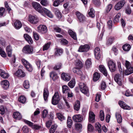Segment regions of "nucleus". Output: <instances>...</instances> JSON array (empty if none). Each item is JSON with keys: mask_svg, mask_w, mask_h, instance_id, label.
<instances>
[{"mask_svg": "<svg viewBox=\"0 0 133 133\" xmlns=\"http://www.w3.org/2000/svg\"><path fill=\"white\" fill-rule=\"evenodd\" d=\"M15 75L18 77H23L25 76V74L24 72L21 69L18 70L15 73Z\"/></svg>", "mask_w": 133, "mask_h": 133, "instance_id": "412c9836", "label": "nucleus"}, {"mask_svg": "<svg viewBox=\"0 0 133 133\" xmlns=\"http://www.w3.org/2000/svg\"><path fill=\"white\" fill-rule=\"evenodd\" d=\"M56 115L58 119L61 121H62L65 119V117L59 113H57Z\"/></svg>", "mask_w": 133, "mask_h": 133, "instance_id": "de8ad7c7", "label": "nucleus"}, {"mask_svg": "<svg viewBox=\"0 0 133 133\" xmlns=\"http://www.w3.org/2000/svg\"><path fill=\"white\" fill-rule=\"evenodd\" d=\"M50 76L54 81L56 80L58 78L57 74L54 72H52L50 73Z\"/></svg>", "mask_w": 133, "mask_h": 133, "instance_id": "cd10ccee", "label": "nucleus"}, {"mask_svg": "<svg viewBox=\"0 0 133 133\" xmlns=\"http://www.w3.org/2000/svg\"><path fill=\"white\" fill-rule=\"evenodd\" d=\"M28 21L31 23L35 24L39 21V19L36 16H32L31 14L29 15Z\"/></svg>", "mask_w": 133, "mask_h": 133, "instance_id": "7ed1b4c3", "label": "nucleus"}, {"mask_svg": "<svg viewBox=\"0 0 133 133\" xmlns=\"http://www.w3.org/2000/svg\"><path fill=\"white\" fill-rule=\"evenodd\" d=\"M62 91L63 93H67L70 91V89L66 85H64L62 87Z\"/></svg>", "mask_w": 133, "mask_h": 133, "instance_id": "79ce46f5", "label": "nucleus"}, {"mask_svg": "<svg viewBox=\"0 0 133 133\" xmlns=\"http://www.w3.org/2000/svg\"><path fill=\"white\" fill-rule=\"evenodd\" d=\"M112 5L111 4H110L108 5L107 6L106 9V11L107 13H108L112 9Z\"/></svg>", "mask_w": 133, "mask_h": 133, "instance_id": "69168bd1", "label": "nucleus"}, {"mask_svg": "<svg viewBox=\"0 0 133 133\" xmlns=\"http://www.w3.org/2000/svg\"><path fill=\"white\" fill-rule=\"evenodd\" d=\"M67 126L70 128H71L72 124V121L70 117H68L67 120Z\"/></svg>", "mask_w": 133, "mask_h": 133, "instance_id": "c9c22d12", "label": "nucleus"}, {"mask_svg": "<svg viewBox=\"0 0 133 133\" xmlns=\"http://www.w3.org/2000/svg\"><path fill=\"white\" fill-rule=\"evenodd\" d=\"M125 95L127 96H132V94L130 91L127 90L125 92Z\"/></svg>", "mask_w": 133, "mask_h": 133, "instance_id": "774afa93", "label": "nucleus"}, {"mask_svg": "<svg viewBox=\"0 0 133 133\" xmlns=\"http://www.w3.org/2000/svg\"><path fill=\"white\" fill-rule=\"evenodd\" d=\"M118 103L120 106L122 108L126 110H130V107L123 101H119V102Z\"/></svg>", "mask_w": 133, "mask_h": 133, "instance_id": "2eb2a0df", "label": "nucleus"}, {"mask_svg": "<svg viewBox=\"0 0 133 133\" xmlns=\"http://www.w3.org/2000/svg\"><path fill=\"white\" fill-rule=\"evenodd\" d=\"M95 125L96 129L99 132H101V125L99 123L97 122L95 124Z\"/></svg>", "mask_w": 133, "mask_h": 133, "instance_id": "c03bdc74", "label": "nucleus"}, {"mask_svg": "<svg viewBox=\"0 0 133 133\" xmlns=\"http://www.w3.org/2000/svg\"><path fill=\"white\" fill-rule=\"evenodd\" d=\"M41 3L42 5L46 6L48 5V2L47 0H42L41 1Z\"/></svg>", "mask_w": 133, "mask_h": 133, "instance_id": "bf43d9fd", "label": "nucleus"}, {"mask_svg": "<svg viewBox=\"0 0 133 133\" xmlns=\"http://www.w3.org/2000/svg\"><path fill=\"white\" fill-rule=\"evenodd\" d=\"M125 72V74L127 75H129L133 73V67L132 66H130L127 68Z\"/></svg>", "mask_w": 133, "mask_h": 133, "instance_id": "a878e982", "label": "nucleus"}, {"mask_svg": "<svg viewBox=\"0 0 133 133\" xmlns=\"http://www.w3.org/2000/svg\"><path fill=\"white\" fill-rule=\"evenodd\" d=\"M37 31L42 34L46 33L47 31V27L44 25H40L37 28Z\"/></svg>", "mask_w": 133, "mask_h": 133, "instance_id": "39448f33", "label": "nucleus"}, {"mask_svg": "<svg viewBox=\"0 0 133 133\" xmlns=\"http://www.w3.org/2000/svg\"><path fill=\"white\" fill-rule=\"evenodd\" d=\"M26 100V98L23 96H21L18 98V101L21 103L24 104V103Z\"/></svg>", "mask_w": 133, "mask_h": 133, "instance_id": "e433bc0d", "label": "nucleus"}, {"mask_svg": "<svg viewBox=\"0 0 133 133\" xmlns=\"http://www.w3.org/2000/svg\"><path fill=\"white\" fill-rule=\"evenodd\" d=\"M76 15L78 19L80 22H82L85 20V18L83 15L78 12H76Z\"/></svg>", "mask_w": 133, "mask_h": 133, "instance_id": "4468645a", "label": "nucleus"}, {"mask_svg": "<svg viewBox=\"0 0 133 133\" xmlns=\"http://www.w3.org/2000/svg\"><path fill=\"white\" fill-rule=\"evenodd\" d=\"M24 37L25 40L30 44H32L33 43V41L31 38L28 35L24 34Z\"/></svg>", "mask_w": 133, "mask_h": 133, "instance_id": "bb28decb", "label": "nucleus"}, {"mask_svg": "<svg viewBox=\"0 0 133 133\" xmlns=\"http://www.w3.org/2000/svg\"><path fill=\"white\" fill-rule=\"evenodd\" d=\"M0 75L4 78H7L9 76V74L7 72L1 69H0Z\"/></svg>", "mask_w": 133, "mask_h": 133, "instance_id": "dca6fc26", "label": "nucleus"}, {"mask_svg": "<svg viewBox=\"0 0 133 133\" xmlns=\"http://www.w3.org/2000/svg\"><path fill=\"white\" fill-rule=\"evenodd\" d=\"M15 28L17 29H20L22 26V25L21 22L18 20H16L14 23Z\"/></svg>", "mask_w": 133, "mask_h": 133, "instance_id": "5701e85b", "label": "nucleus"}, {"mask_svg": "<svg viewBox=\"0 0 133 133\" xmlns=\"http://www.w3.org/2000/svg\"><path fill=\"white\" fill-rule=\"evenodd\" d=\"M121 75L118 74L115 75L114 78L115 81L119 85H121L122 84L121 78Z\"/></svg>", "mask_w": 133, "mask_h": 133, "instance_id": "ddd939ff", "label": "nucleus"}, {"mask_svg": "<svg viewBox=\"0 0 133 133\" xmlns=\"http://www.w3.org/2000/svg\"><path fill=\"white\" fill-rule=\"evenodd\" d=\"M6 51L9 57H11L12 54L11 47L10 45L7 46L6 48Z\"/></svg>", "mask_w": 133, "mask_h": 133, "instance_id": "72a5a7b5", "label": "nucleus"}, {"mask_svg": "<svg viewBox=\"0 0 133 133\" xmlns=\"http://www.w3.org/2000/svg\"><path fill=\"white\" fill-rule=\"evenodd\" d=\"M91 59L88 58L87 59L85 63L86 68H89L91 67Z\"/></svg>", "mask_w": 133, "mask_h": 133, "instance_id": "473e14b6", "label": "nucleus"}, {"mask_svg": "<svg viewBox=\"0 0 133 133\" xmlns=\"http://www.w3.org/2000/svg\"><path fill=\"white\" fill-rule=\"evenodd\" d=\"M95 11L94 9L92 8H91L90 9V11L89 12L88 15L90 17L93 18L95 17Z\"/></svg>", "mask_w": 133, "mask_h": 133, "instance_id": "37998d69", "label": "nucleus"}, {"mask_svg": "<svg viewBox=\"0 0 133 133\" xmlns=\"http://www.w3.org/2000/svg\"><path fill=\"white\" fill-rule=\"evenodd\" d=\"M93 3L97 6H99L101 4V2L99 0H93Z\"/></svg>", "mask_w": 133, "mask_h": 133, "instance_id": "e2e57ef3", "label": "nucleus"}, {"mask_svg": "<svg viewBox=\"0 0 133 133\" xmlns=\"http://www.w3.org/2000/svg\"><path fill=\"white\" fill-rule=\"evenodd\" d=\"M75 127L77 130H79L82 128V125L80 123H76L75 124Z\"/></svg>", "mask_w": 133, "mask_h": 133, "instance_id": "864d4df0", "label": "nucleus"}, {"mask_svg": "<svg viewBox=\"0 0 133 133\" xmlns=\"http://www.w3.org/2000/svg\"><path fill=\"white\" fill-rule=\"evenodd\" d=\"M76 67L78 69H81L83 67V63L80 60H77L76 62Z\"/></svg>", "mask_w": 133, "mask_h": 133, "instance_id": "4c0bfd02", "label": "nucleus"}, {"mask_svg": "<svg viewBox=\"0 0 133 133\" xmlns=\"http://www.w3.org/2000/svg\"><path fill=\"white\" fill-rule=\"evenodd\" d=\"M60 100L59 94L57 92H56L52 97L51 102L54 105H57Z\"/></svg>", "mask_w": 133, "mask_h": 133, "instance_id": "f03ea898", "label": "nucleus"}, {"mask_svg": "<svg viewBox=\"0 0 133 133\" xmlns=\"http://www.w3.org/2000/svg\"><path fill=\"white\" fill-rule=\"evenodd\" d=\"M5 11V9L1 7L0 8V17H2L4 15Z\"/></svg>", "mask_w": 133, "mask_h": 133, "instance_id": "5fc2aeb1", "label": "nucleus"}, {"mask_svg": "<svg viewBox=\"0 0 133 133\" xmlns=\"http://www.w3.org/2000/svg\"><path fill=\"white\" fill-rule=\"evenodd\" d=\"M61 43L62 44L65 45L67 44L68 43V41L65 39L62 38L61 39Z\"/></svg>", "mask_w": 133, "mask_h": 133, "instance_id": "680f3d73", "label": "nucleus"}, {"mask_svg": "<svg viewBox=\"0 0 133 133\" xmlns=\"http://www.w3.org/2000/svg\"><path fill=\"white\" fill-rule=\"evenodd\" d=\"M49 91L47 87H45L44 89L43 97L45 101H46L49 95Z\"/></svg>", "mask_w": 133, "mask_h": 133, "instance_id": "6ab92c4d", "label": "nucleus"}, {"mask_svg": "<svg viewBox=\"0 0 133 133\" xmlns=\"http://www.w3.org/2000/svg\"><path fill=\"white\" fill-rule=\"evenodd\" d=\"M63 50L61 49L57 48L55 49V54L57 56H59L62 55L63 53Z\"/></svg>", "mask_w": 133, "mask_h": 133, "instance_id": "7c9ffc66", "label": "nucleus"}, {"mask_svg": "<svg viewBox=\"0 0 133 133\" xmlns=\"http://www.w3.org/2000/svg\"><path fill=\"white\" fill-rule=\"evenodd\" d=\"M24 122L29 126L31 127L32 128L35 130H38L41 127L38 125H33V123L28 121L25 120H24Z\"/></svg>", "mask_w": 133, "mask_h": 133, "instance_id": "1a4fd4ad", "label": "nucleus"}, {"mask_svg": "<svg viewBox=\"0 0 133 133\" xmlns=\"http://www.w3.org/2000/svg\"><path fill=\"white\" fill-rule=\"evenodd\" d=\"M89 121L93 123L95 121V116L94 113L90 111L89 113Z\"/></svg>", "mask_w": 133, "mask_h": 133, "instance_id": "aec40b11", "label": "nucleus"}, {"mask_svg": "<svg viewBox=\"0 0 133 133\" xmlns=\"http://www.w3.org/2000/svg\"><path fill=\"white\" fill-rule=\"evenodd\" d=\"M21 61L22 63L23 64L24 66H26L28 64H29V63L26 60L24 59H21Z\"/></svg>", "mask_w": 133, "mask_h": 133, "instance_id": "338daca9", "label": "nucleus"}, {"mask_svg": "<svg viewBox=\"0 0 133 133\" xmlns=\"http://www.w3.org/2000/svg\"><path fill=\"white\" fill-rule=\"evenodd\" d=\"M61 77L64 81H69L71 77L68 74L65 73H63L61 74Z\"/></svg>", "mask_w": 133, "mask_h": 133, "instance_id": "a211bd4d", "label": "nucleus"}, {"mask_svg": "<svg viewBox=\"0 0 133 133\" xmlns=\"http://www.w3.org/2000/svg\"><path fill=\"white\" fill-rule=\"evenodd\" d=\"M75 83L74 79H72L68 83V85L71 88H73L75 86Z\"/></svg>", "mask_w": 133, "mask_h": 133, "instance_id": "ea45409f", "label": "nucleus"}, {"mask_svg": "<svg viewBox=\"0 0 133 133\" xmlns=\"http://www.w3.org/2000/svg\"><path fill=\"white\" fill-rule=\"evenodd\" d=\"M25 68L29 71H31L33 70L32 66L31 65L30 63L25 65Z\"/></svg>", "mask_w": 133, "mask_h": 133, "instance_id": "603ef678", "label": "nucleus"}, {"mask_svg": "<svg viewBox=\"0 0 133 133\" xmlns=\"http://www.w3.org/2000/svg\"><path fill=\"white\" fill-rule=\"evenodd\" d=\"M33 51L32 46L28 45L25 46L23 48V51L26 54H32Z\"/></svg>", "mask_w": 133, "mask_h": 133, "instance_id": "20e7f679", "label": "nucleus"}, {"mask_svg": "<svg viewBox=\"0 0 133 133\" xmlns=\"http://www.w3.org/2000/svg\"><path fill=\"white\" fill-rule=\"evenodd\" d=\"M13 117L17 120H20L22 118V116L21 114L18 112H15L13 114Z\"/></svg>", "mask_w": 133, "mask_h": 133, "instance_id": "393cba45", "label": "nucleus"}, {"mask_svg": "<svg viewBox=\"0 0 133 133\" xmlns=\"http://www.w3.org/2000/svg\"><path fill=\"white\" fill-rule=\"evenodd\" d=\"M41 61L39 59H37L36 61V64L37 65L38 68L39 69L41 67H42V65L41 64Z\"/></svg>", "mask_w": 133, "mask_h": 133, "instance_id": "13d9d810", "label": "nucleus"}, {"mask_svg": "<svg viewBox=\"0 0 133 133\" xmlns=\"http://www.w3.org/2000/svg\"><path fill=\"white\" fill-rule=\"evenodd\" d=\"M80 107V103L79 101L77 100L76 101L74 105V110L78 111L79 110Z\"/></svg>", "mask_w": 133, "mask_h": 133, "instance_id": "b1692460", "label": "nucleus"}, {"mask_svg": "<svg viewBox=\"0 0 133 133\" xmlns=\"http://www.w3.org/2000/svg\"><path fill=\"white\" fill-rule=\"evenodd\" d=\"M99 117L102 121H103L104 118V115L103 111L101 110L100 111Z\"/></svg>", "mask_w": 133, "mask_h": 133, "instance_id": "3c124183", "label": "nucleus"}, {"mask_svg": "<svg viewBox=\"0 0 133 133\" xmlns=\"http://www.w3.org/2000/svg\"><path fill=\"white\" fill-rule=\"evenodd\" d=\"M116 117L118 122L120 123L122 121V118L120 113L117 112L116 113Z\"/></svg>", "mask_w": 133, "mask_h": 133, "instance_id": "c756f323", "label": "nucleus"}, {"mask_svg": "<svg viewBox=\"0 0 133 133\" xmlns=\"http://www.w3.org/2000/svg\"><path fill=\"white\" fill-rule=\"evenodd\" d=\"M90 49V46L88 44L81 45L79 48L78 51L81 52H87Z\"/></svg>", "mask_w": 133, "mask_h": 133, "instance_id": "423d86ee", "label": "nucleus"}, {"mask_svg": "<svg viewBox=\"0 0 133 133\" xmlns=\"http://www.w3.org/2000/svg\"><path fill=\"white\" fill-rule=\"evenodd\" d=\"M79 87L82 93L87 95H89L88 88L85 83L83 82L80 83Z\"/></svg>", "mask_w": 133, "mask_h": 133, "instance_id": "f257e3e1", "label": "nucleus"}, {"mask_svg": "<svg viewBox=\"0 0 133 133\" xmlns=\"http://www.w3.org/2000/svg\"><path fill=\"white\" fill-rule=\"evenodd\" d=\"M0 113L2 115L4 114L5 113V109L3 106L2 105L0 106Z\"/></svg>", "mask_w": 133, "mask_h": 133, "instance_id": "0e129e2a", "label": "nucleus"}, {"mask_svg": "<svg viewBox=\"0 0 133 133\" xmlns=\"http://www.w3.org/2000/svg\"><path fill=\"white\" fill-rule=\"evenodd\" d=\"M125 3V1L124 0L118 2L115 5V8L116 10H119L121 9Z\"/></svg>", "mask_w": 133, "mask_h": 133, "instance_id": "6e6552de", "label": "nucleus"}, {"mask_svg": "<svg viewBox=\"0 0 133 133\" xmlns=\"http://www.w3.org/2000/svg\"><path fill=\"white\" fill-rule=\"evenodd\" d=\"M109 68L111 72L114 71L116 70V65L114 62L111 61H110L108 63Z\"/></svg>", "mask_w": 133, "mask_h": 133, "instance_id": "9b49d317", "label": "nucleus"}, {"mask_svg": "<svg viewBox=\"0 0 133 133\" xmlns=\"http://www.w3.org/2000/svg\"><path fill=\"white\" fill-rule=\"evenodd\" d=\"M99 70L105 76L107 75V73L106 69L103 65H100L99 66Z\"/></svg>", "mask_w": 133, "mask_h": 133, "instance_id": "4be33fe9", "label": "nucleus"}, {"mask_svg": "<svg viewBox=\"0 0 133 133\" xmlns=\"http://www.w3.org/2000/svg\"><path fill=\"white\" fill-rule=\"evenodd\" d=\"M32 5L35 9L38 12L40 13L42 12L41 10L42 7L39 3L37 2H33Z\"/></svg>", "mask_w": 133, "mask_h": 133, "instance_id": "0eeeda50", "label": "nucleus"}, {"mask_svg": "<svg viewBox=\"0 0 133 133\" xmlns=\"http://www.w3.org/2000/svg\"><path fill=\"white\" fill-rule=\"evenodd\" d=\"M100 77L99 74L97 72H96L94 74L93 80L94 81H96L99 79Z\"/></svg>", "mask_w": 133, "mask_h": 133, "instance_id": "58836bf2", "label": "nucleus"}, {"mask_svg": "<svg viewBox=\"0 0 133 133\" xmlns=\"http://www.w3.org/2000/svg\"><path fill=\"white\" fill-rule=\"evenodd\" d=\"M114 40V37H111L108 38L106 44L107 45H110L113 42Z\"/></svg>", "mask_w": 133, "mask_h": 133, "instance_id": "a19ab883", "label": "nucleus"}, {"mask_svg": "<svg viewBox=\"0 0 133 133\" xmlns=\"http://www.w3.org/2000/svg\"><path fill=\"white\" fill-rule=\"evenodd\" d=\"M62 65L61 63H58L54 67V69L57 70H58L61 68Z\"/></svg>", "mask_w": 133, "mask_h": 133, "instance_id": "6e6d98bb", "label": "nucleus"}, {"mask_svg": "<svg viewBox=\"0 0 133 133\" xmlns=\"http://www.w3.org/2000/svg\"><path fill=\"white\" fill-rule=\"evenodd\" d=\"M33 36L34 39L36 40H38L39 39V36L37 33L35 32H33Z\"/></svg>", "mask_w": 133, "mask_h": 133, "instance_id": "4d7b16f0", "label": "nucleus"}, {"mask_svg": "<svg viewBox=\"0 0 133 133\" xmlns=\"http://www.w3.org/2000/svg\"><path fill=\"white\" fill-rule=\"evenodd\" d=\"M56 128L57 126L56 125H52L49 130L50 133H54Z\"/></svg>", "mask_w": 133, "mask_h": 133, "instance_id": "49530a36", "label": "nucleus"}, {"mask_svg": "<svg viewBox=\"0 0 133 133\" xmlns=\"http://www.w3.org/2000/svg\"><path fill=\"white\" fill-rule=\"evenodd\" d=\"M23 86L24 88L26 89H28L29 88L30 84L28 81L25 80L24 81L23 84Z\"/></svg>", "mask_w": 133, "mask_h": 133, "instance_id": "a18cd8bd", "label": "nucleus"}, {"mask_svg": "<svg viewBox=\"0 0 133 133\" xmlns=\"http://www.w3.org/2000/svg\"><path fill=\"white\" fill-rule=\"evenodd\" d=\"M131 47L130 45L127 44H124L122 46L123 50L127 51H129L131 48Z\"/></svg>", "mask_w": 133, "mask_h": 133, "instance_id": "f704fd0d", "label": "nucleus"}, {"mask_svg": "<svg viewBox=\"0 0 133 133\" xmlns=\"http://www.w3.org/2000/svg\"><path fill=\"white\" fill-rule=\"evenodd\" d=\"M74 121L76 122H81L83 120V116L80 114L76 115L72 117Z\"/></svg>", "mask_w": 133, "mask_h": 133, "instance_id": "9d476101", "label": "nucleus"}, {"mask_svg": "<svg viewBox=\"0 0 133 133\" xmlns=\"http://www.w3.org/2000/svg\"><path fill=\"white\" fill-rule=\"evenodd\" d=\"M51 44L50 42H48L45 44L43 46V50L44 51L48 50Z\"/></svg>", "mask_w": 133, "mask_h": 133, "instance_id": "8fccbe9b", "label": "nucleus"}, {"mask_svg": "<svg viewBox=\"0 0 133 133\" xmlns=\"http://www.w3.org/2000/svg\"><path fill=\"white\" fill-rule=\"evenodd\" d=\"M121 16V15L120 14H117L115 16L114 18V22H118L119 21V18H120Z\"/></svg>", "mask_w": 133, "mask_h": 133, "instance_id": "09e8293b", "label": "nucleus"}, {"mask_svg": "<svg viewBox=\"0 0 133 133\" xmlns=\"http://www.w3.org/2000/svg\"><path fill=\"white\" fill-rule=\"evenodd\" d=\"M1 85L2 87L4 89H6L9 87V83L7 80H5L3 81L2 82Z\"/></svg>", "mask_w": 133, "mask_h": 133, "instance_id": "f3484780", "label": "nucleus"}, {"mask_svg": "<svg viewBox=\"0 0 133 133\" xmlns=\"http://www.w3.org/2000/svg\"><path fill=\"white\" fill-rule=\"evenodd\" d=\"M22 130L24 133H27L29 131V129L26 126H24L22 128Z\"/></svg>", "mask_w": 133, "mask_h": 133, "instance_id": "052dcab7", "label": "nucleus"}, {"mask_svg": "<svg viewBox=\"0 0 133 133\" xmlns=\"http://www.w3.org/2000/svg\"><path fill=\"white\" fill-rule=\"evenodd\" d=\"M68 32L69 35L74 39L75 40H76L77 39V38L76 33L74 32L72 30H68Z\"/></svg>", "mask_w": 133, "mask_h": 133, "instance_id": "c85d7f7f", "label": "nucleus"}, {"mask_svg": "<svg viewBox=\"0 0 133 133\" xmlns=\"http://www.w3.org/2000/svg\"><path fill=\"white\" fill-rule=\"evenodd\" d=\"M41 11L42 12H40L42 14L44 13L46 14V15L49 17L52 18L53 17V15L51 13V12L49 10L44 8H42Z\"/></svg>", "mask_w": 133, "mask_h": 133, "instance_id": "f8f14e48", "label": "nucleus"}, {"mask_svg": "<svg viewBox=\"0 0 133 133\" xmlns=\"http://www.w3.org/2000/svg\"><path fill=\"white\" fill-rule=\"evenodd\" d=\"M64 0H55L53 2V5L55 7L58 6Z\"/></svg>", "mask_w": 133, "mask_h": 133, "instance_id": "2f4dec72", "label": "nucleus"}]
</instances>
